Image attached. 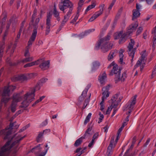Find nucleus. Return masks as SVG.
<instances>
[{"label": "nucleus", "instance_id": "nucleus-8", "mask_svg": "<svg viewBox=\"0 0 156 156\" xmlns=\"http://www.w3.org/2000/svg\"><path fill=\"white\" fill-rule=\"evenodd\" d=\"M33 57H28L25 58L20 61L18 60L16 62H13L11 61L10 60V59L9 58H8L7 59L6 62L9 64L10 66H16L17 65L20 64V63L21 62L24 63L25 62L32 61L33 60Z\"/></svg>", "mask_w": 156, "mask_h": 156}, {"label": "nucleus", "instance_id": "nucleus-31", "mask_svg": "<svg viewBox=\"0 0 156 156\" xmlns=\"http://www.w3.org/2000/svg\"><path fill=\"white\" fill-rule=\"evenodd\" d=\"M29 75H27L23 74L19 75V80L20 81H23L28 80Z\"/></svg>", "mask_w": 156, "mask_h": 156}, {"label": "nucleus", "instance_id": "nucleus-62", "mask_svg": "<svg viewBox=\"0 0 156 156\" xmlns=\"http://www.w3.org/2000/svg\"><path fill=\"white\" fill-rule=\"evenodd\" d=\"M124 51L122 49L120 50V51L119 55V56L120 58H123V55L122 54V53Z\"/></svg>", "mask_w": 156, "mask_h": 156}, {"label": "nucleus", "instance_id": "nucleus-50", "mask_svg": "<svg viewBox=\"0 0 156 156\" xmlns=\"http://www.w3.org/2000/svg\"><path fill=\"white\" fill-rule=\"evenodd\" d=\"M22 32V31L19 30V33L17 35L16 37V38L15 42H18V40L20 39V35L21 34Z\"/></svg>", "mask_w": 156, "mask_h": 156}, {"label": "nucleus", "instance_id": "nucleus-13", "mask_svg": "<svg viewBox=\"0 0 156 156\" xmlns=\"http://www.w3.org/2000/svg\"><path fill=\"white\" fill-rule=\"evenodd\" d=\"M114 141V137H112L110 142V144L108 147L106 156H111L113 152L112 150L113 146V143Z\"/></svg>", "mask_w": 156, "mask_h": 156}, {"label": "nucleus", "instance_id": "nucleus-38", "mask_svg": "<svg viewBox=\"0 0 156 156\" xmlns=\"http://www.w3.org/2000/svg\"><path fill=\"white\" fill-rule=\"evenodd\" d=\"M6 18V15H4L3 17L1 20V17H0V26H1L2 24H5Z\"/></svg>", "mask_w": 156, "mask_h": 156}, {"label": "nucleus", "instance_id": "nucleus-42", "mask_svg": "<svg viewBox=\"0 0 156 156\" xmlns=\"http://www.w3.org/2000/svg\"><path fill=\"white\" fill-rule=\"evenodd\" d=\"M128 153L129 150H127L123 156H135V152L131 153L130 154H128Z\"/></svg>", "mask_w": 156, "mask_h": 156}, {"label": "nucleus", "instance_id": "nucleus-30", "mask_svg": "<svg viewBox=\"0 0 156 156\" xmlns=\"http://www.w3.org/2000/svg\"><path fill=\"white\" fill-rule=\"evenodd\" d=\"M119 94H116L114 95L112 98L111 100L109 101L108 102L109 103H112V104L113 105L116 102V100L118 98V96L119 95Z\"/></svg>", "mask_w": 156, "mask_h": 156}, {"label": "nucleus", "instance_id": "nucleus-14", "mask_svg": "<svg viewBox=\"0 0 156 156\" xmlns=\"http://www.w3.org/2000/svg\"><path fill=\"white\" fill-rule=\"evenodd\" d=\"M35 90H36L35 89H33L32 90L30 93H28L25 94L24 95V98H26L28 101H30L31 99H32V98H34Z\"/></svg>", "mask_w": 156, "mask_h": 156}, {"label": "nucleus", "instance_id": "nucleus-26", "mask_svg": "<svg viewBox=\"0 0 156 156\" xmlns=\"http://www.w3.org/2000/svg\"><path fill=\"white\" fill-rule=\"evenodd\" d=\"M123 31L122 30H121L115 33L114 35V39L115 40L119 39L122 36L123 34Z\"/></svg>", "mask_w": 156, "mask_h": 156}, {"label": "nucleus", "instance_id": "nucleus-6", "mask_svg": "<svg viewBox=\"0 0 156 156\" xmlns=\"http://www.w3.org/2000/svg\"><path fill=\"white\" fill-rule=\"evenodd\" d=\"M40 20L39 18H37L35 20V23H31V22L29 23V25H32L34 27V30L30 37V39L28 41V46L30 45H31L33 42L34 41L37 33V29L38 28V24L39 21Z\"/></svg>", "mask_w": 156, "mask_h": 156}, {"label": "nucleus", "instance_id": "nucleus-25", "mask_svg": "<svg viewBox=\"0 0 156 156\" xmlns=\"http://www.w3.org/2000/svg\"><path fill=\"white\" fill-rule=\"evenodd\" d=\"M117 51H112L109 54L108 57V60L109 61H111L114 57L116 55Z\"/></svg>", "mask_w": 156, "mask_h": 156}, {"label": "nucleus", "instance_id": "nucleus-52", "mask_svg": "<svg viewBox=\"0 0 156 156\" xmlns=\"http://www.w3.org/2000/svg\"><path fill=\"white\" fill-rule=\"evenodd\" d=\"M141 7V6L138 3H137L136 4V9H134V10H136L139 11L140 12V9Z\"/></svg>", "mask_w": 156, "mask_h": 156}, {"label": "nucleus", "instance_id": "nucleus-23", "mask_svg": "<svg viewBox=\"0 0 156 156\" xmlns=\"http://www.w3.org/2000/svg\"><path fill=\"white\" fill-rule=\"evenodd\" d=\"M40 144H39L33 148L31 150L32 152H34L37 154L40 153L41 151V148L40 147Z\"/></svg>", "mask_w": 156, "mask_h": 156}, {"label": "nucleus", "instance_id": "nucleus-20", "mask_svg": "<svg viewBox=\"0 0 156 156\" xmlns=\"http://www.w3.org/2000/svg\"><path fill=\"white\" fill-rule=\"evenodd\" d=\"M48 80L47 78H43L41 79L36 84L35 87L36 90H39L40 88V85L41 84L45 83Z\"/></svg>", "mask_w": 156, "mask_h": 156}, {"label": "nucleus", "instance_id": "nucleus-60", "mask_svg": "<svg viewBox=\"0 0 156 156\" xmlns=\"http://www.w3.org/2000/svg\"><path fill=\"white\" fill-rule=\"evenodd\" d=\"M145 62L146 61H144L143 63H142V65L140 67V71H141L143 70L145 66Z\"/></svg>", "mask_w": 156, "mask_h": 156}, {"label": "nucleus", "instance_id": "nucleus-39", "mask_svg": "<svg viewBox=\"0 0 156 156\" xmlns=\"http://www.w3.org/2000/svg\"><path fill=\"white\" fill-rule=\"evenodd\" d=\"M95 5L96 4L94 3H92V5H89L87 7L85 13H86L87 12H88L91 9L94 8L95 7Z\"/></svg>", "mask_w": 156, "mask_h": 156}, {"label": "nucleus", "instance_id": "nucleus-64", "mask_svg": "<svg viewBox=\"0 0 156 156\" xmlns=\"http://www.w3.org/2000/svg\"><path fill=\"white\" fill-rule=\"evenodd\" d=\"M94 142V140L92 139L91 141L90 142L88 146L89 147H91L93 145Z\"/></svg>", "mask_w": 156, "mask_h": 156}, {"label": "nucleus", "instance_id": "nucleus-16", "mask_svg": "<svg viewBox=\"0 0 156 156\" xmlns=\"http://www.w3.org/2000/svg\"><path fill=\"white\" fill-rule=\"evenodd\" d=\"M89 88L88 87L87 88L85 89L83 91L81 95L79 97L78 101L79 103H81L82 102L85 98V97L86 96L87 92Z\"/></svg>", "mask_w": 156, "mask_h": 156}, {"label": "nucleus", "instance_id": "nucleus-54", "mask_svg": "<svg viewBox=\"0 0 156 156\" xmlns=\"http://www.w3.org/2000/svg\"><path fill=\"white\" fill-rule=\"evenodd\" d=\"M78 16L77 14L75 16L74 18L70 21V23H74L76 21V20L78 19Z\"/></svg>", "mask_w": 156, "mask_h": 156}, {"label": "nucleus", "instance_id": "nucleus-46", "mask_svg": "<svg viewBox=\"0 0 156 156\" xmlns=\"http://www.w3.org/2000/svg\"><path fill=\"white\" fill-rule=\"evenodd\" d=\"M30 45L28 46V44H27V49L26 50L24 54V56H29V50L28 49V48H29V46Z\"/></svg>", "mask_w": 156, "mask_h": 156}, {"label": "nucleus", "instance_id": "nucleus-44", "mask_svg": "<svg viewBox=\"0 0 156 156\" xmlns=\"http://www.w3.org/2000/svg\"><path fill=\"white\" fill-rule=\"evenodd\" d=\"M113 105L111 104L110 107H108V109L106 112V114H109L110 113L111 111L112 110V108H113V107H112V106Z\"/></svg>", "mask_w": 156, "mask_h": 156}, {"label": "nucleus", "instance_id": "nucleus-27", "mask_svg": "<svg viewBox=\"0 0 156 156\" xmlns=\"http://www.w3.org/2000/svg\"><path fill=\"white\" fill-rule=\"evenodd\" d=\"M85 138L83 136L77 140L74 144V146L76 147H77L79 146L83 142V140Z\"/></svg>", "mask_w": 156, "mask_h": 156}, {"label": "nucleus", "instance_id": "nucleus-4", "mask_svg": "<svg viewBox=\"0 0 156 156\" xmlns=\"http://www.w3.org/2000/svg\"><path fill=\"white\" fill-rule=\"evenodd\" d=\"M73 4L69 0H62L59 4V9L65 13L67 10L68 12L66 14L71 15L73 10Z\"/></svg>", "mask_w": 156, "mask_h": 156}, {"label": "nucleus", "instance_id": "nucleus-10", "mask_svg": "<svg viewBox=\"0 0 156 156\" xmlns=\"http://www.w3.org/2000/svg\"><path fill=\"white\" fill-rule=\"evenodd\" d=\"M19 96V94H17L13 96V101L11 107V110L12 112H15L16 110V102H19L20 101V98Z\"/></svg>", "mask_w": 156, "mask_h": 156}, {"label": "nucleus", "instance_id": "nucleus-41", "mask_svg": "<svg viewBox=\"0 0 156 156\" xmlns=\"http://www.w3.org/2000/svg\"><path fill=\"white\" fill-rule=\"evenodd\" d=\"M122 98V97H120L119 98V100L116 101V102H115V103L112 106V107L114 108H116L118 105L119 103L121 101Z\"/></svg>", "mask_w": 156, "mask_h": 156}, {"label": "nucleus", "instance_id": "nucleus-57", "mask_svg": "<svg viewBox=\"0 0 156 156\" xmlns=\"http://www.w3.org/2000/svg\"><path fill=\"white\" fill-rule=\"evenodd\" d=\"M48 124V119H46L41 124V126H43L46 125Z\"/></svg>", "mask_w": 156, "mask_h": 156}, {"label": "nucleus", "instance_id": "nucleus-63", "mask_svg": "<svg viewBox=\"0 0 156 156\" xmlns=\"http://www.w3.org/2000/svg\"><path fill=\"white\" fill-rule=\"evenodd\" d=\"M16 123V122H15L12 123H10L9 125V129H12V127L14 126V125Z\"/></svg>", "mask_w": 156, "mask_h": 156}, {"label": "nucleus", "instance_id": "nucleus-36", "mask_svg": "<svg viewBox=\"0 0 156 156\" xmlns=\"http://www.w3.org/2000/svg\"><path fill=\"white\" fill-rule=\"evenodd\" d=\"M91 115V113H89L87 116L86 117L84 122V125H86L88 122H89Z\"/></svg>", "mask_w": 156, "mask_h": 156}, {"label": "nucleus", "instance_id": "nucleus-3", "mask_svg": "<svg viewBox=\"0 0 156 156\" xmlns=\"http://www.w3.org/2000/svg\"><path fill=\"white\" fill-rule=\"evenodd\" d=\"M26 136L25 135L23 137L20 138L19 140H17L13 142L10 146L11 143V141L13 139L14 136L11 137L10 140H8L6 144L1 148L0 151V156H7V153L11 148L18 143L20 141L22 140Z\"/></svg>", "mask_w": 156, "mask_h": 156}, {"label": "nucleus", "instance_id": "nucleus-43", "mask_svg": "<svg viewBox=\"0 0 156 156\" xmlns=\"http://www.w3.org/2000/svg\"><path fill=\"white\" fill-rule=\"evenodd\" d=\"M84 1V0H80V1L78 3V10L81 9V7L83 5Z\"/></svg>", "mask_w": 156, "mask_h": 156}, {"label": "nucleus", "instance_id": "nucleus-17", "mask_svg": "<svg viewBox=\"0 0 156 156\" xmlns=\"http://www.w3.org/2000/svg\"><path fill=\"white\" fill-rule=\"evenodd\" d=\"M24 100L23 101V102L22 103V105H20L19 106L20 108H26L29 105L30 103L32 101L34 100V98H32V99H31L30 100V101H28L27 99L26 98H24Z\"/></svg>", "mask_w": 156, "mask_h": 156}, {"label": "nucleus", "instance_id": "nucleus-9", "mask_svg": "<svg viewBox=\"0 0 156 156\" xmlns=\"http://www.w3.org/2000/svg\"><path fill=\"white\" fill-rule=\"evenodd\" d=\"M137 97V95H135L133 98V99L132 101H129L128 103L125 105V108H128V109L129 110V111L126 113V114L128 115H129V114L131 113L132 112V110L134 108V106L135 104L136 101V98Z\"/></svg>", "mask_w": 156, "mask_h": 156}, {"label": "nucleus", "instance_id": "nucleus-40", "mask_svg": "<svg viewBox=\"0 0 156 156\" xmlns=\"http://www.w3.org/2000/svg\"><path fill=\"white\" fill-rule=\"evenodd\" d=\"M12 133V131L11 130H8L6 133V134H5V136L4 137V140H6L9 137V136Z\"/></svg>", "mask_w": 156, "mask_h": 156}, {"label": "nucleus", "instance_id": "nucleus-58", "mask_svg": "<svg viewBox=\"0 0 156 156\" xmlns=\"http://www.w3.org/2000/svg\"><path fill=\"white\" fill-rule=\"evenodd\" d=\"M50 27H46V35L48 34L50 31Z\"/></svg>", "mask_w": 156, "mask_h": 156}, {"label": "nucleus", "instance_id": "nucleus-61", "mask_svg": "<svg viewBox=\"0 0 156 156\" xmlns=\"http://www.w3.org/2000/svg\"><path fill=\"white\" fill-rule=\"evenodd\" d=\"M150 139L149 138L147 140L146 143L144 144L143 146L144 147H146L149 144L150 141Z\"/></svg>", "mask_w": 156, "mask_h": 156}, {"label": "nucleus", "instance_id": "nucleus-24", "mask_svg": "<svg viewBox=\"0 0 156 156\" xmlns=\"http://www.w3.org/2000/svg\"><path fill=\"white\" fill-rule=\"evenodd\" d=\"M52 14L50 12L47 13L46 20V27H51V18Z\"/></svg>", "mask_w": 156, "mask_h": 156}, {"label": "nucleus", "instance_id": "nucleus-19", "mask_svg": "<svg viewBox=\"0 0 156 156\" xmlns=\"http://www.w3.org/2000/svg\"><path fill=\"white\" fill-rule=\"evenodd\" d=\"M71 15L66 14L64 17V19L62 21L61 24L59 27V30H60L65 25L66 22L68 20Z\"/></svg>", "mask_w": 156, "mask_h": 156}, {"label": "nucleus", "instance_id": "nucleus-18", "mask_svg": "<svg viewBox=\"0 0 156 156\" xmlns=\"http://www.w3.org/2000/svg\"><path fill=\"white\" fill-rule=\"evenodd\" d=\"M49 64L50 62L49 60L44 61L39 66L42 70H45L49 68Z\"/></svg>", "mask_w": 156, "mask_h": 156}, {"label": "nucleus", "instance_id": "nucleus-32", "mask_svg": "<svg viewBox=\"0 0 156 156\" xmlns=\"http://www.w3.org/2000/svg\"><path fill=\"white\" fill-rule=\"evenodd\" d=\"M100 66V63L98 61L94 62L93 63V67L92 68V71H94L97 69Z\"/></svg>", "mask_w": 156, "mask_h": 156}, {"label": "nucleus", "instance_id": "nucleus-34", "mask_svg": "<svg viewBox=\"0 0 156 156\" xmlns=\"http://www.w3.org/2000/svg\"><path fill=\"white\" fill-rule=\"evenodd\" d=\"M53 13L55 17H58L59 16V13L57 10L55 4L54 5V10Z\"/></svg>", "mask_w": 156, "mask_h": 156}, {"label": "nucleus", "instance_id": "nucleus-1", "mask_svg": "<svg viewBox=\"0 0 156 156\" xmlns=\"http://www.w3.org/2000/svg\"><path fill=\"white\" fill-rule=\"evenodd\" d=\"M118 68V65L116 64L113 66L112 69L109 73V75L110 76L115 75V80L116 83L119 81H121V82L124 81L127 77L126 71H124L122 73V75L120 76L121 71L122 69L121 67H119V68Z\"/></svg>", "mask_w": 156, "mask_h": 156}, {"label": "nucleus", "instance_id": "nucleus-12", "mask_svg": "<svg viewBox=\"0 0 156 156\" xmlns=\"http://www.w3.org/2000/svg\"><path fill=\"white\" fill-rule=\"evenodd\" d=\"M138 26V23L137 22L131 24L129 25V27L128 28V30L127 31L126 33L128 34V35L130 36L133 31H135L136 30Z\"/></svg>", "mask_w": 156, "mask_h": 156}, {"label": "nucleus", "instance_id": "nucleus-7", "mask_svg": "<svg viewBox=\"0 0 156 156\" xmlns=\"http://www.w3.org/2000/svg\"><path fill=\"white\" fill-rule=\"evenodd\" d=\"M130 42L129 43L128 47V54L129 56H131L132 59L131 61L132 62L133 61V58L134 57L135 53L136 51V48H134L133 49V47L134 44V41L132 39H131Z\"/></svg>", "mask_w": 156, "mask_h": 156}, {"label": "nucleus", "instance_id": "nucleus-21", "mask_svg": "<svg viewBox=\"0 0 156 156\" xmlns=\"http://www.w3.org/2000/svg\"><path fill=\"white\" fill-rule=\"evenodd\" d=\"M140 13L139 11L133 9V16L132 20H134L138 18L140 16Z\"/></svg>", "mask_w": 156, "mask_h": 156}, {"label": "nucleus", "instance_id": "nucleus-29", "mask_svg": "<svg viewBox=\"0 0 156 156\" xmlns=\"http://www.w3.org/2000/svg\"><path fill=\"white\" fill-rule=\"evenodd\" d=\"M102 14L101 12H97L94 14L90 19L89 21L92 22Z\"/></svg>", "mask_w": 156, "mask_h": 156}, {"label": "nucleus", "instance_id": "nucleus-45", "mask_svg": "<svg viewBox=\"0 0 156 156\" xmlns=\"http://www.w3.org/2000/svg\"><path fill=\"white\" fill-rule=\"evenodd\" d=\"M11 80L13 82H16L19 81V76H15L11 78Z\"/></svg>", "mask_w": 156, "mask_h": 156}, {"label": "nucleus", "instance_id": "nucleus-11", "mask_svg": "<svg viewBox=\"0 0 156 156\" xmlns=\"http://www.w3.org/2000/svg\"><path fill=\"white\" fill-rule=\"evenodd\" d=\"M102 91L103 92L102 93L103 96L101 98L102 101L100 103V105H104L103 103L105 99L106 98L108 97L109 96V93L108 91V88L107 86L103 87L102 89Z\"/></svg>", "mask_w": 156, "mask_h": 156}, {"label": "nucleus", "instance_id": "nucleus-48", "mask_svg": "<svg viewBox=\"0 0 156 156\" xmlns=\"http://www.w3.org/2000/svg\"><path fill=\"white\" fill-rule=\"evenodd\" d=\"M143 30V28L141 27H139L137 29V30L136 32V35H139L142 31Z\"/></svg>", "mask_w": 156, "mask_h": 156}, {"label": "nucleus", "instance_id": "nucleus-59", "mask_svg": "<svg viewBox=\"0 0 156 156\" xmlns=\"http://www.w3.org/2000/svg\"><path fill=\"white\" fill-rule=\"evenodd\" d=\"M98 133H96L93 135L92 137V139L94 140L95 139L97 138L98 136Z\"/></svg>", "mask_w": 156, "mask_h": 156}, {"label": "nucleus", "instance_id": "nucleus-5", "mask_svg": "<svg viewBox=\"0 0 156 156\" xmlns=\"http://www.w3.org/2000/svg\"><path fill=\"white\" fill-rule=\"evenodd\" d=\"M110 38V36L109 34H108L105 37L100 39L96 44L95 49L98 50L101 46V49L103 52L105 53L107 52L108 51V48H106V47Z\"/></svg>", "mask_w": 156, "mask_h": 156}, {"label": "nucleus", "instance_id": "nucleus-22", "mask_svg": "<svg viewBox=\"0 0 156 156\" xmlns=\"http://www.w3.org/2000/svg\"><path fill=\"white\" fill-rule=\"evenodd\" d=\"M129 36L126 33L123 34L119 40V43L121 44L124 43L126 41L127 37H129Z\"/></svg>", "mask_w": 156, "mask_h": 156}, {"label": "nucleus", "instance_id": "nucleus-55", "mask_svg": "<svg viewBox=\"0 0 156 156\" xmlns=\"http://www.w3.org/2000/svg\"><path fill=\"white\" fill-rule=\"evenodd\" d=\"M25 22V20H23L21 24V26L20 27L19 30L22 31L23 27H24V24Z\"/></svg>", "mask_w": 156, "mask_h": 156}, {"label": "nucleus", "instance_id": "nucleus-53", "mask_svg": "<svg viewBox=\"0 0 156 156\" xmlns=\"http://www.w3.org/2000/svg\"><path fill=\"white\" fill-rule=\"evenodd\" d=\"M113 46V44L110 43L109 44H108L107 46H106V48H108V51L109 50L111 49L112 48Z\"/></svg>", "mask_w": 156, "mask_h": 156}, {"label": "nucleus", "instance_id": "nucleus-47", "mask_svg": "<svg viewBox=\"0 0 156 156\" xmlns=\"http://www.w3.org/2000/svg\"><path fill=\"white\" fill-rule=\"evenodd\" d=\"M44 133L43 132H40L39 133L37 138V142H39L40 141L39 139L41 138L43 135Z\"/></svg>", "mask_w": 156, "mask_h": 156}, {"label": "nucleus", "instance_id": "nucleus-56", "mask_svg": "<svg viewBox=\"0 0 156 156\" xmlns=\"http://www.w3.org/2000/svg\"><path fill=\"white\" fill-rule=\"evenodd\" d=\"M156 73V64L152 72V75H151V78H153V75L155 74Z\"/></svg>", "mask_w": 156, "mask_h": 156}, {"label": "nucleus", "instance_id": "nucleus-35", "mask_svg": "<svg viewBox=\"0 0 156 156\" xmlns=\"http://www.w3.org/2000/svg\"><path fill=\"white\" fill-rule=\"evenodd\" d=\"M92 129V127H88L86 131L85 132L84 135L83 136L86 138L87 136H88L90 134V133L89 132Z\"/></svg>", "mask_w": 156, "mask_h": 156}, {"label": "nucleus", "instance_id": "nucleus-37", "mask_svg": "<svg viewBox=\"0 0 156 156\" xmlns=\"http://www.w3.org/2000/svg\"><path fill=\"white\" fill-rule=\"evenodd\" d=\"M37 13V10L36 8H35L34 10L33 14L32 16L31 20V22H34V21L35 18V17Z\"/></svg>", "mask_w": 156, "mask_h": 156}, {"label": "nucleus", "instance_id": "nucleus-49", "mask_svg": "<svg viewBox=\"0 0 156 156\" xmlns=\"http://www.w3.org/2000/svg\"><path fill=\"white\" fill-rule=\"evenodd\" d=\"M94 29H91L87 30L85 31L84 34L83 35V36L86 35L87 34L90 33L94 31Z\"/></svg>", "mask_w": 156, "mask_h": 156}, {"label": "nucleus", "instance_id": "nucleus-2", "mask_svg": "<svg viewBox=\"0 0 156 156\" xmlns=\"http://www.w3.org/2000/svg\"><path fill=\"white\" fill-rule=\"evenodd\" d=\"M16 87L13 86H8L5 87L2 94V98L1 100L0 105V111L2 108L3 103L5 105L9 99L10 92L13 91L16 88Z\"/></svg>", "mask_w": 156, "mask_h": 156}, {"label": "nucleus", "instance_id": "nucleus-15", "mask_svg": "<svg viewBox=\"0 0 156 156\" xmlns=\"http://www.w3.org/2000/svg\"><path fill=\"white\" fill-rule=\"evenodd\" d=\"M145 52L146 50H144L142 51V54H141V58L140 60H139L136 63L135 66L134 67L136 68L139 65H140L141 64V63H143L144 61V60L145 57Z\"/></svg>", "mask_w": 156, "mask_h": 156}, {"label": "nucleus", "instance_id": "nucleus-28", "mask_svg": "<svg viewBox=\"0 0 156 156\" xmlns=\"http://www.w3.org/2000/svg\"><path fill=\"white\" fill-rule=\"evenodd\" d=\"M106 78V74L105 72L101 76L100 75L99 76L98 80L101 84H103L104 83Z\"/></svg>", "mask_w": 156, "mask_h": 156}, {"label": "nucleus", "instance_id": "nucleus-51", "mask_svg": "<svg viewBox=\"0 0 156 156\" xmlns=\"http://www.w3.org/2000/svg\"><path fill=\"white\" fill-rule=\"evenodd\" d=\"M89 99H88L85 100L84 101L83 106L82 108L83 109L85 108L87 106V103L85 105V103H86V102H89Z\"/></svg>", "mask_w": 156, "mask_h": 156}, {"label": "nucleus", "instance_id": "nucleus-33", "mask_svg": "<svg viewBox=\"0 0 156 156\" xmlns=\"http://www.w3.org/2000/svg\"><path fill=\"white\" fill-rule=\"evenodd\" d=\"M38 61V60L37 61H36L27 63L24 66V68H26L28 67H31L35 65H37V62Z\"/></svg>", "mask_w": 156, "mask_h": 156}]
</instances>
